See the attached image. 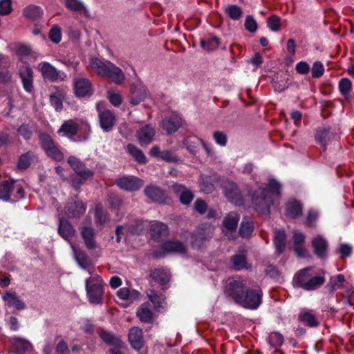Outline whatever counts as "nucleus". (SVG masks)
<instances>
[{"instance_id":"obj_20","label":"nucleus","mask_w":354,"mask_h":354,"mask_svg":"<svg viewBox=\"0 0 354 354\" xmlns=\"http://www.w3.org/2000/svg\"><path fill=\"white\" fill-rule=\"evenodd\" d=\"M145 195L151 201L158 203H166L169 197L165 192L154 185L147 186L144 190Z\"/></svg>"},{"instance_id":"obj_11","label":"nucleus","mask_w":354,"mask_h":354,"mask_svg":"<svg viewBox=\"0 0 354 354\" xmlns=\"http://www.w3.org/2000/svg\"><path fill=\"white\" fill-rule=\"evenodd\" d=\"M17 73L24 91L26 93H32L35 90L33 84L34 72L30 66L28 64L20 66Z\"/></svg>"},{"instance_id":"obj_6","label":"nucleus","mask_w":354,"mask_h":354,"mask_svg":"<svg viewBox=\"0 0 354 354\" xmlns=\"http://www.w3.org/2000/svg\"><path fill=\"white\" fill-rule=\"evenodd\" d=\"M86 289L88 301L93 304H100L102 302L103 281L99 275L92 274L86 279Z\"/></svg>"},{"instance_id":"obj_44","label":"nucleus","mask_w":354,"mask_h":354,"mask_svg":"<svg viewBox=\"0 0 354 354\" xmlns=\"http://www.w3.org/2000/svg\"><path fill=\"white\" fill-rule=\"evenodd\" d=\"M136 315L139 319L145 323H149L152 319V312L149 308L145 306H142L138 308Z\"/></svg>"},{"instance_id":"obj_34","label":"nucleus","mask_w":354,"mask_h":354,"mask_svg":"<svg viewBox=\"0 0 354 354\" xmlns=\"http://www.w3.org/2000/svg\"><path fill=\"white\" fill-rule=\"evenodd\" d=\"M127 151L134 158V160L140 164H145L147 162V159L141 149L136 146L129 144L127 147Z\"/></svg>"},{"instance_id":"obj_61","label":"nucleus","mask_w":354,"mask_h":354,"mask_svg":"<svg viewBox=\"0 0 354 354\" xmlns=\"http://www.w3.org/2000/svg\"><path fill=\"white\" fill-rule=\"evenodd\" d=\"M194 208L199 214H203L206 212L207 206L203 200L197 199L194 203Z\"/></svg>"},{"instance_id":"obj_60","label":"nucleus","mask_w":354,"mask_h":354,"mask_svg":"<svg viewBox=\"0 0 354 354\" xmlns=\"http://www.w3.org/2000/svg\"><path fill=\"white\" fill-rule=\"evenodd\" d=\"M213 138L216 144L220 146L224 147L227 143V136L226 135L221 131H215L213 133Z\"/></svg>"},{"instance_id":"obj_27","label":"nucleus","mask_w":354,"mask_h":354,"mask_svg":"<svg viewBox=\"0 0 354 354\" xmlns=\"http://www.w3.org/2000/svg\"><path fill=\"white\" fill-rule=\"evenodd\" d=\"M99 118L101 128L105 131H110L115 124V116L109 110H105L99 113Z\"/></svg>"},{"instance_id":"obj_56","label":"nucleus","mask_w":354,"mask_h":354,"mask_svg":"<svg viewBox=\"0 0 354 354\" xmlns=\"http://www.w3.org/2000/svg\"><path fill=\"white\" fill-rule=\"evenodd\" d=\"M49 38L55 44H58L62 39L61 30L57 26H54L49 32Z\"/></svg>"},{"instance_id":"obj_9","label":"nucleus","mask_w":354,"mask_h":354,"mask_svg":"<svg viewBox=\"0 0 354 354\" xmlns=\"http://www.w3.org/2000/svg\"><path fill=\"white\" fill-rule=\"evenodd\" d=\"M214 232V225L208 223L201 224L192 236V245L194 248H199L204 241L212 238Z\"/></svg>"},{"instance_id":"obj_29","label":"nucleus","mask_w":354,"mask_h":354,"mask_svg":"<svg viewBox=\"0 0 354 354\" xmlns=\"http://www.w3.org/2000/svg\"><path fill=\"white\" fill-rule=\"evenodd\" d=\"M302 213V206L297 201H289L286 205V216L295 218L300 216Z\"/></svg>"},{"instance_id":"obj_42","label":"nucleus","mask_w":354,"mask_h":354,"mask_svg":"<svg viewBox=\"0 0 354 354\" xmlns=\"http://www.w3.org/2000/svg\"><path fill=\"white\" fill-rule=\"evenodd\" d=\"M201 46L205 50L212 51L216 50L219 44L220 40L218 37H210L207 39H201L200 40Z\"/></svg>"},{"instance_id":"obj_2","label":"nucleus","mask_w":354,"mask_h":354,"mask_svg":"<svg viewBox=\"0 0 354 354\" xmlns=\"http://www.w3.org/2000/svg\"><path fill=\"white\" fill-rule=\"evenodd\" d=\"M90 66L98 75L107 77L116 84H121L125 80L122 71L109 61L93 57L90 60Z\"/></svg>"},{"instance_id":"obj_35","label":"nucleus","mask_w":354,"mask_h":354,"mask_svg":"<svg viewBox=\"0 0 354 354\" xmlns=\"http://www.w3.org/2000/svg\"><path fill=\"white\" fill-rule=\"evenodd\" d=\"M253 230V222L249 218L244 217L239 228L240 236L244 238L248 237L252 233Z\"/></svg>"},{"instance_id":"obj_50","label":"nucleus","mask_w":354,"mask_h":354,"mask_svg":"<svg viewBox=\"0 0 354 354\" xmlns=\"http://www.w3.org/2000/svg\"><path fill=\"white\" fill-rule=\"evenodd\" d=\"M232 266L236 270L247 268L245 257L243 254L234 255L232 258Z\"/></svg>"},{"instance_id":"obj_23","label":"nucleus","mask_w":354,"mask_h":354,"mask_svg":"<svg viewBox=\"0 0 354 354\" xmlns=\"http://www.w3.org/2000/svg\"><path fill=\"white\" fill-rule=\"evenodd\" d=\"M39 68L44 80L54 82L59 79V71L48 62H44L40 63Z\"/></svg>"},{"instance_id":"obj_4","label":"nucleus","mask_w":354,"mask_h":354,"mask_svg":"<svg viewBox=\"0 0 354 354\" xmlns=\"http://www.w3.org/2000/svg\"><path fill=\"white\" fill-rule=\"evenodd\" d=\"M24 189L22 185L15 180H4L0 184V199L15 203L24 198Z\"/></svg>"},{"instance_id":"obj_25","label":"nucleus","mask_w":354,"mask_h":354,"mask_svg":"<svg viewBox=\"0 0 354 354\" xmlns=\"http://www.w3.org/2000/svg\"><path fill=\"white\" fill-rule=\"evenodd\" d=\"M150 233L155 241H160L162 238L168 236L169 229L162 222L156 221L151 225Z\"/></svg>"},{"instance_id":"obj_3","label":"nucleus","mask_w":354,"mask_h":354,"mask_svg":"<svg viewBox=\"0 0 354 354\" xmlns=\"http://www.w3.org/2000/svg\"><path fill=\"white\" fill-rule=\"evenodd\" d=\"M293 280L298 287L308 291L319 288L325 281L324 277L316 274L310 268L297 272Z\"/></svg>"},{"instance_id":"obj_26","label":"nucleus","mask_w":354,"mask_h":354,"mask_svg":"<svg viewBox=\"0 0 354 354\" xmlns=\"http://www.w3.org/2000/svg\"><path fill=\"white\" fill-rule=\"evenodd\" d=\"M161 248L167 253L183 254L186 251L185 245L177 240H169L163 243Z\"/></svg>"},{"instance_id":"obj_41","label":"nucleus","mask_w":354,"mask_h":354,"mask_svg":"<svg viewBox=\"0 0 354 354\" xmlns=\"http://www.w3.org/2000/svg\"><path fill=\"white\" fill-rule=\"evenodd\" d=\"M68 9L86 16L88 15V10L81 0H68Z\"/></svg>"},{"instance_id":"obj_30","label":"nucleus","mask_w":354,"mask_h":354,"mask_svg":"<svg viewBox=\"0 0 354 354\" xmlns=\"http://www.w3.org/2000/svg\"><path fill=\"white\" fill-rule=\"evenodd\" d=\"M14 347L13 354H26V352L32 348L30 342L20 337L14 339Z\"/></svg>"},{"instance_id":"obj_10","label":"nucleus","mask_w":354,"mask_h":354,"mask_svg":"<svg viewBox=\"0 0 354 354\" xmlns=\"http://www.w3.org/2000/svg\"><path fill=\"white\" fill-rule=\"evenodd\" d=\"M261 297L260 290H248L238 304L245 308L257 309L261 303Z\"/></svg>"},{"instance_id":"obj_28","label":"nucleus","mask_w":354,"mask_h":354,"mask_svg":"<svg viewBox=\"0 0 354 354\" xmlns=\"http://www.w3.org/2000/svg\"><path fill=\"white\" fill-rule=\"evenodd\" d=\"M312 245L315 253L319 257H324L326 253L328 244L327 241L322 236L317 235L312 240Z\"/></svg>"},{"instance_id":"obj_46","label":"nucleus","mask_w":354,"mask_h":354,"mask_svg":"<svg viewBox=\"0 0 354 354\" xmlns=\"http://www.w3.org/2000/svg\"><path fill=\"white\" fill-rule=\"evenodd\" d=\"M301 322L305 323L308 326L313 327L318 325V322L315 315L309 312H305L299 315Z\"/></svg>"},{"instance_id":"obj_51","label":"nucleus","mask_w":354,"mask_h":354,"mask_svg":"<svg viewBox=\"0 0 354 354\" xmlns=\"http://www.w3.org/2000/svg\"><path fill=\"white\" fill-rule=\"evenodd\" d=\"M351 82L347 78L342 79L339 82V90L342 95L346 98L351 89Z\"/></svg>"},{"instance_id":"obj_63","label":"nucleus","mask_w":354,"mask_h":354,"mask_svg":"<svg viewBox=\"0 0 354 354\" xmlns=\"http://www.w3.org/2000/svg\"><path fill=\"white\" fill-rule=\"evenodd\" d=\"M295 69L298 73L307 74L310 71V66L307 62L301 61L296 64Z\"/></svg>"},{"instance_id":"obj_40","label":"nucleus","mask_w":354,"mask_h":354,"mask_svg":"<svg viewBox=\"0 0 354 354\" xmlns=\"http://www.w3.org/2000/svg\"><path fill=\"white\" fill-rule=\"evenodd\" d=\"M26 17L32 20H37L41 17L43 12L39 6H29L24 10Z\"/></svg>"},{"instance_id":"obj_49","label":"nucleus","mask_w":354,"mask_h":354,"mask_svg":"<svg viewBox=\"0 0 354 354\" xmlns=\"http://www.w3.org/2000/svg\"><path fill=\"white\" fill-rule=\"evenodd\" d=\"M315 140L319 145L325 147L328 140V130L325 128L318 129L315 136Z\"/></svg>"},{"instance_id":"obj_37","label":"nucleus","mask_w":354,"mask_h":354,"mask_svg":"<svg viewBox=\"0 0 354 354\" xmlns=\"http://www.w3.org/2000/svg\"><path fill=\"white\" fill-rule=\"evenodd\" d=\"M286 236L283 231H277L275 232L274 243L277 252L280 254L283 252L286 247Z\"/></svg>"},{"instance_id":"obj_58","label":"nucleus","mask_w":354,"mask_h":354,"mask_svg":"<svg viewBox=\"0 0 354 354\" xmlns=\"http://www.w3.org/2000/svg\"><path fill=\"white\" fill-rule=\"evenodd\" d=\"M244 26L245 29L250 32H254L257 29V24L253 17L250 15L246 17Z\"/></svg>"},{"instance_id":"obj_21","label":"nucleus","mask_w":354,"mask_h":354,"mask_svg":"<svg viewBox=\"0 0 354 354\" xmlns=\"http://www.w3.org/2000/svg\"><path fill=\"white\" fill-rule=\"evenodd\" d=\"M156 134L155 129L150 124L142 127L136 133V138L141 146L148 145Z\"/></svg>"},{"instance_id":"obj_54","label":"nucleus","mask_w":354,"mask_h":354,"mask_svg":"<svg viewBox=\"0 0 354 354\" xmlns=\"http://www.w3.org/2000/svg\"><path fill=\"white\" fill-rule=\"evenodd\" d=\"M107 97L110 102L115 106H119L122 102L121 95L115 91H109Z\"/></svg>"},{"instance_id":"obj_48","label":"nucleus","mask_w":354,"mask_h":354,"mask_svg":"<svg viewBox=\"0 0 354 354\" xmlns=\"http://www.w3.org/2000/svg\"><path fill=\"white\" fill-rule=\"evenodd\" d=\"M107 219L106 214L100 207H96L95 209V223L97 226L102 227Z\"/></svg>"},{"instance_id":"obj_33","label":"nucleus","mask_w":354,"mask_h":354,"mask_svg":"<svg viewBox=\"0 0 354 354\" xmlns=\"http://www.w3.org/2000/svg\"><path fill=\"white\" fill-rule=\"evenodd\" d=\"M81 233L86 248L88 249L95 248L96 244L94 241V232L93 228L91 227H84L82 229Z\"/></svg>"},{"instance_id":"obj_19","label":"nucleus","mask_w":354,"mask_h":354,"mask_svg":"<svg viewBox=\"0 0 354 354\" xmlns=\"http://www.w3.org/2000/svg\"><path fill=\"white\" fill-rule=\"evenodd\" d=\"M171 189L178 196L179 201L183 205H189L194 199V193L181 184L174 183L171 185Z\"/></svg>"},{"instance_id":"obj_8","label":"nucleus","mask_w":354,"mask_h":354,"mask_svg":"<svg viewBox=\"0 0 354 354\" xmlns=\"http://www.w3.org/2000/svg\"><path fill=\"white\" fill-rule=\"evenodd\" d=\"M39 141L42 149L48 158L56 162H59L64 159V153L48 134L41 133L39 135Z\"/></svg>"},{"instance_id":"obj_15","label":"nucleus","mask_w":354,"mask_h":354,"mask_svg":"<svg viewBox=\"0 0 354 354\" xmlns=\"http://www.w3.org/2000/svg\"><path fill=\"white\" fill-rule=\"evenodd\" d=\"M222 187L225 196L231 203L236 205H240L243 203L240 191L235 183L232 181H225L222 184Z\"/></svg>"},{"instance_id":"obj_55","label":"nucleus","mask_w":354,"mask_h":354,"mask_svg":"<svg viewBox=\"0 0 354 354\" xmlns=\"http://www.w3.org/2000/svg\"><path fill=\"white\" fill-rule=\"evenodd\" d=\"M268 27L272 31H277L281 26V19L276 15H272L268 19Z\"/></svg>"},{"instance_id":"obj_1","label":"nucleus","mask_w":354,"mask_h":354,"mask_svg":"<svg viewBox=\"0 0 354 354\" xmlns=\"http://www.w3.org/2000/svg\"><path fill=\"white\" fill-rule=\"evenodd\" d=\"M269 189L259 188L252 196V203L255 209L261 215H268L272 204L274 194H279L280 185L275 180H270Z\"/></svg>"},{"instance_id":"obj_53","label":"nucleus","mask_w":354,"mask_h":354,"mask_svg":"<svg viewBox=\"0 0 354 354\" xmlns=\"http://www.w3.org/2000/svg\"><path fill=\"white\" fill-rule=\"evenodd\" d=\"M58 233L64 240H66V219L64 217V214L62 213L58 214Z\"/></svg>"},{"instance_id":"obj_59","label":"nucleus","mask_w":354,"mask_h":354,"mask_svg":"<svg viewBox=\"0 0 354 354\" xmlns=\"http://www.w3.org/2000/svg\"><path fill=\"white\" fill-rule=\"evenodd\" d=\"M12 11V1L11 0H1L0 1V15H6Z\"/></svg>"},{"instance_id":"obj_64","label":"nucleus","mask_w":354,"mask_h":354,"mask_svg":"<svg viewBox=\"0 0 354 354\" xmlns=\"http://www.w3.org/2000/svg\"><path fill=\"white\" fill-rule=\"evenodd\" d=\"M18 132L21 136H23L26 140L29 139L32 136V132L29 129L28 126L26 124H21L18 128Z\"/></svg>"},{"instance_id":"obj_32","label":"nucleus","mask_w":354,"mask_h":354,"mask_svg":"<svg viewBox=\"0 0 354 354\" xmlns=\"http://www.w3.org/2000/svg\"><path fill=\"white\" fill-rule=\"evenodd\" d=\"M85 209H86V208H85V206L84 205L82 201L75 198L74 200V201L71 203V205L68 207V217L79 216L84 213Z\"/></svg>"},{"instance_id":"obj_36","label":"nucleus","mask_w":354,"mask_h":354,"mask_svg":"<svg viewBox=\"0 0 354 354\" xmlns=\"http://www.w3.org/2000/svg\"><path fill=\"white\" fill-rule=\"evenodd\" d=\"M146 293L155 308L162 307L165 299L163 295L157 292L153 289L147 290Z\"/></svg>"},{"instance_id":"obj_39","label":"nucleus","mask_w":354,"mask_h":354,"mask_svg":"<svg viewBox=\"0 0 354 354\" xmlns=\"http://www.w3.org/2000/svg\"><path fill=\"white\" fill-rule=\"evenodd\" d=\"M35 156L33 152L28 151L21 155L19 159L17 167L19 169H26L30 167Z\"/></svg>"},{"instance_id":"obj_17","label":"nucleus","mask_w":354,"mask_h":354,"mask_svg":"<svg viewBox=\"0 0 354 354\" xmlns=\"http://www.w3.org/2000/svg\"><path fill=\"white\" fill-rule=\"evenodd\" d=\"M148 95L146 87L142 84L133 85L131 86L128 99L129 103L136 106L144 101Z\"/></svg>"},{"instance_id":"obj_38","label":"nucleus","mask_w":354,"mask_h":354,"mask_svg":"<svg viewBox=\"0 0 354 354\" xmlns=\"http://www.w3.org/2000/svg\"><path fill=\"white\" fill-rule=\"evenodd\" d=\"M100 336L101 339L106 344L109 345L120 346L122 344V341L120 337L115 336L111 333L102 330L100 333Z\"/></svg>"},{"instance_id":"obj_7","label":"nucleus","mask_w":354,"mask_h":354,"mask_svg":"<svg viewBox=\"0 0 354 354\" xmlns=\"http://www.w3.org/2000/svg\"><path fill=\"white\" fill-rule=\"evenodd\" d=\"M91 128L89 124L82 120L68 121V137L74 142H81L89 136Z\"/></svg>"},{"instance_id":"obj_43","label":"nucleus","mask_w":354,"mask_h":354,"mask_svg":"<svg viewBox=\"0 0 354 354\" xmlns=\"http://www.w3.org/2000/svg\"><path fill=\"white\" fill-rule=\"evenodd\" d=\"M225 11L228 17L233 20L239 19L243 14L242 9L236 5H228L225 6Z\"/></svg>"},{"instance_id":"obj_57","label":"nucleus","mask_w":354,"mask_h":354,"mask_svg":"<svg viewBox=\"0 0 354 354\" xmlns=\"http://www.w3.org/2000/svg\"><path fill=\"white\" fill-rule=\"evenodd\" d=\"M312 76L315 78L320 77L324 72V68L321 62H315L311 68Z\"/></svg>"},{"instance_id":"obj_47","label":"nucleus","mask_w":354,"mask_h":354,"mask_svg":"<svg viewBox=\"0 0 354 354\" xmlns=\"http://www.w3.org/2000/svg\"><path fill=\"white\" fill-rule=\"evenodd\" d=\"M273 86L275 91L281 92L288 88V79L282 75L276 76L273 81Z\"/></svg>"},{"instance_id":"obj_45","label":"nucleus","mask_w":354,"mask_h":354,"mask_svg":"<svg viewBox=\"0 0 354 354\" xmlns=\"http://www.w3.org/2000/svg\"><path fill=\"white\" fill-rule=\"evenodd\" d=\"M283 337L278 332H272L268 337V341L272 347H278L282 345L283 342Z\"/></svg>"},{"instance_id":"obj_18","label":"nucleus","mask_w":354,"mask_h":354,"mask_svg":"<svg viewBox=\"0 0 354 354\" xmlns=\"http://www.w3.org/2000/svg\"><path fill=\"white\" fill-rule=\"evenodd\" d=\"M245 284L239 279L233 280L229 283L226 290L227 294L230 296L236 303H239L243 295L245 293Z\"/></svg>"},{"instance_id":"obj_52","label":"nucleus","mask_w":354,"mask_h":354,"mask_svg":"<svg viewBox=\"0 0 354 354\" xmlns=\"http://www.w3.org/2000/svg\"><path fill=\"white\" fill-rule=\"evenodd\" d=\"M71 248L73 250L75 260L81 267L84 268L87 264V259L86 254L82 251L76 249L73 245H71Z\"/></svg>"},{"instance_id":"obj_24","label":"nucleus","mask_w":354,"mask_h":354,"mask_svg":"<svg viewBox=\"0 0 354 354\" xmlns=\"http://www.w3.org/2000/svg\"><path fill=\"white\" fill-rule=\"evenodd\" d=\"M129 340L134 349H141L144 344L142 330L138 327L131 328L129 333Z\"/></svg>"},{"instance_id":"obj_62","label":"nucleus","mask_w":354,"mask_h":354,"mask_svg":"<svg viewBox=\"0 0 354 354\" xmlns=\"http://www.w3.org/2000/svg\"><path fill=\"white\" fill-rule=\"evenodd\" d=\"M50 102L56 111L62 110L63 105L62 100L56 95H51L50 97Z\"/></svg>"},{"instance_id":"obj_14","label":"nucleus","mask_w":354,"mask_h":354,"mask_svg":"<svg viewBox=\"0 0 354 354\" xmlns=\"http://www.w3.org/2000/svg\"><path fill=\"white\" fill-rule=\"evenodd\" d=\"M240 219V215L236 212H230L223 218L221 230L226 236L235 232Z\"/></svg>"},{"instance_id":"obj_22","label":"nucleus","mask_w":354,"mask_h":354,"mask_svg":"<svg viewBox=\"0 0 354 354\" xmlns=\"http://www.w3.org/2000/svg\"><path fill=\"white\" fill-rule=\"evenodd\" d=\"M182 118L178 115H171L166 117L162 121V127L167 133L176 132L182 125Z\"/></svg>"},{"instance_id":"obj_12","label":"nucleus","mask_w":354,"mask_h":354,"mask_svg":"<svg viewBox=\"0 0 354 354\" xmlns=\"http://www.w3.org/2000/svg\"><path fill=\"white\" fill-rule=\"evenodd\" d=\"M73 87L74 93L77 97L90 96L93 93L91 82L84 77H75Z\"/></svg>"},{"instance_id":"obj_5","label":"nucleus","mask_w":354,"mask_h":354,"mask_svg":"<svg viewBox=\"0 0 354 354\" xmlns=\"http://www.w3.org/2000/svg\"><path fill=\"white\" fill-rule=\"evenodd\" d=\"M68 164L71 167L77 176V177L71 179L72 186L75 190L80 188L84 181L93 177V171L86 168L84 165L76 157L70 156L68 158Z\"/></svg>"},{"instance_id":"obj_16","label":"nucleus","mask_w":354,"mask_h":354,"mask_svg":"<svg viewBox=\"0 0 354 354\" xmlns=\"http://www.w3.org/2000/svg\"><path fill=\"white\" fill-rule=\"evenodd\" d=\"M2 299L5 305L8 308H13L17 310H21L26 308L24 301L15 291H6L2 295Z\"/></svg>"},{"instance_id":"obj_13","label":"nucleus","mask_w":354,"mask_h":354,"mask_svg":"<svg viewBox=\"0 0 354 354\" xmlns=\"http://www.w3.org/2000/svg\"><path fill=\"white\" fill-rule=\"evenodd\" d=\"M116 185L122 189L127 192H134L140 189L143 181L136 176H122L115 180Z\"/></svg>"},{"instance_id":"obj_31","label":"nucleus","mask_w":354,"mask_h":354,"mask_svg":"<svg viewBox=\"0 0 354 354\" xmlns=\"http://www.w3.org/2000/svg\"><path fill=\"white\" fill-rule=\"evenodd\" d=\"M151 277L156 282L165 284L169 281L170 273L165 268H156L151 271Z\"/></svg>"}]
</instances>
